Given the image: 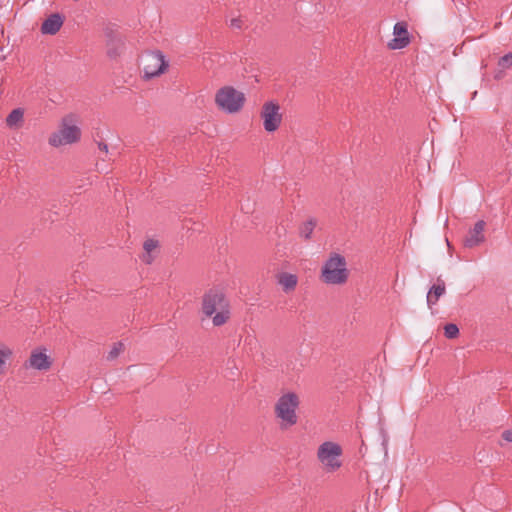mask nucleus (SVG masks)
Returning <instances> with one entry per match:
<instances>
[{"label": "nucleus", "instance_id": "f03ea898", "mask_svg": "<svg viewBox=\"0 0 512 512\" xmlns=\"http://www.w3.org/2000/svg\"><path fill=\"white\" fill-rule=\"evenodd\" d=\"M349 270L344 256L331 253L321 269V280L328 285H343L347 282Z\"/></svg>", "mask_w": 512, "mask_h": 512}, {"label": "nucleus", "instance_id": "4be33fe9", "mask_svg": "<svg viewBox=\"0 0 512 512\" xmlns=\"http://www.w3.org/2000/svg\"><path fill=\"white\" fill-rule=\"evenodd\" d=\"M158 246V241L153 239H148L144 242L143 248L145 252L151 253L152 250H154Z\"/></svg>", "mask_w": 512, "mask_h": 512}, {"label": "nucleus", "instance_id": "a878e982", "mask_svg": "<svg viewBox=\"0 0 512 512\" xmlns=\"http://www.w3.org/2000/svg\"><path fill=\"white\" fill-rule=\"evenodd\" d=\"M98 148L99 150L105 152L106 154L108 153V145L104 142H98Z\"/></svg>", "mask_w": 512, "mask_h": 512}, {"label": "nucleus", "instance_id": "dca6fc26", "mask_svg": "<svg viewBox=\"0 0 512 512\" xmlns=\"http://www.w3.org/2000/svg\"><path fill=\"white\" fill-rule=\"evenodd\" d=\"M317 225V220L315 218H310L304 223H302L299 227V235L304 240H310L312 237V233Z\"/></svg>", "mask_w": 512, "mask_h": 512}, {"label": "nucleus", "instance_id": "4468645a", "mask_svg": "<svg viewBox=\"0 0 512 512\" xmlns=\"http://www.w3.org/2000/svg\"><path fill=\"white\" fill-rule=\"evenodd\" d=\"M446 292L445 282L441 279H437V283L432 285L427 293L426 301L428 307H432L437 303L439 298Z\"/></svg>", "mask_w": 512, "mask_h": 512}, {"label": "nucleus", "instance_id": "f3484780", "mask_svg": "<svg viewBox=\"0 0 512 512\" xmlns=\"http://www.w3.org/2000/svg\"><path fill=\"white\" fill-rule=\"evenodd\" d=\"M278 282L285 291H291L297 285V277L294 274L282 273L279 276Z\"/></svg>", "mask_w": 512, "mask_h": 512}, {"label": "nucleus", "instance_id": "5701e85b", "mask_svg": "<svg viewBox=\"0 0 512 512\" xmlns=\"http://www.w3.org/2000/svg\"><path fill=\"white\" fill-rule=\"evenodd\" d=\"M230 26L232 28L240 29L242 27V20L240 18H233L230 20Z\"/></svg>", "mask_w": 512, "mask_h": 512}, {"label": "nucleus", "instance_id": "39448f33", "mask_svg": "<svg viewBox=\"0 0 512 512\" xmlns=\"http://www.w3.org/2000/svg\"><path fill=\"white\" fill-rule=\"evenodd\" d=\"M143 78L149 80L164 73L168 67L165 56L160 51H146L140 57Z\"/></svg>", "mask_w": 512, "mask_h": 512}, {"label": "nucleus", "instance_id": "6e6552de", "mask_svg": "<svg viewBox=\"0 0 512 512\" xmlns=\"http://www.w3.org/2000/svg\"><path fill=\"white\" fill-rule=\"evenodd\" d=\"M261 118L267 132L276 131L282 121L279 104L273 101L266 102L262 107Z\"/></svg>", "mask_w": 512, "mask_h": 512}, {"label": "nucleus", "instance_id": "20e7f679", "mask_svg": "<svg viewBox=\"0 0 512 512\" xmlns=\"http://www.w3.org/2000/svg\"><path fill=\"white\" fill-rule=\"evenodd\" d=\"M244 102V94L231 86L220 88L215 95V103L219 109L229 114L240 111Z\"/></svg>", "mask_w": 512, "mask_h": 512}, {"label": "nucleus", "instance_id": "0eeeda50", "mask_svg": "<svg viewBox=\"0 0 512 512\" xmlns=\"http://www.w3.org/2000/svg\"><path fill=\"white\" fill-rule=\"evenodd\" d=\"M81 137L80 128L76 125H70L64 118L58 131L51 134L49 144L53 147H60L79 141Z\"/></svg>", "mask_w": 512, "mask_h": 512}, {"label": "nucleus", "instance_id": "f8f14e48", "mask_svg": "<svg viewBox=\"0 0 512 512\" xmlns=\"http://www.w3.org/2000/svg\"><path fill=\"white\" fill-rule=\"evenodd\" d=\"M51 360L44 352H32L28 362L25 363V367H31L37 370H48L51 367Z\"/></svg>", "mask_w": 512, "mask_h": 512}, {"label": "nucleus", "instance_id": "aec40b11", "mask_svg": "<svg viewBox=\"0 0 512 512\" xmlns=\"http://www.w3.org/2000/svg\"><path fill=\"white\" fill-rule=\"evenodd\" d=\"M498 65L503 69H507V68L511 67L512 66V52L507 53L504 56H502L498 61Z\"/></svg>", "mask_w": 512, "mask_h": 512}, {"label": "nucleus", "instance_id": "6ab92c4d", "mask_svg": "<svg viewBox=\"0 0 512 512\" xmlns=\"http://www.w3.org/2000/svg\"><path fill=\"white\" fill-rule=\"evenodd\" d=\"M123 347H124L123 343H121V342L115 343L113 345L112 349L109 351L107 359L108 360L115 359L120 354V352L123 350Z\"/></svg>", "mask_w": 512, "mask_h": 512}, {"label": "nucleus", "instance_id": "ddd939ff", "mask_svg": "<svg viewBox=\"0 0 512 512\" xmlns=\"http://www.w3.org/2000/svg\"><path fill=\"white\" fill-rule=\"evenodd\" d=\"M63 25V16L59 13L51 14L41 25V32L47 35H55Z\"/></svg>", "mask_w": 512, "mask_h": 512}, {"label": "nucleus", "instance_id": "412c9836", "mask_svg": "<svg viewBox=\"0 0 512 512\" xmlns=\"http://www.w3.org/2000/svg\"><path fill=\"white\" fill-rule=\"evenodd\" d=\"M12 355V351L9 348L0 349V374L3 373V368L6 359Z\"/></svg>", "mask_w": 512, "mask_h": 512}, {"label": "nucleus", "instance_id": "a211bd4d", "mask_svg": "<svg viewBox=\"0 0 512 512\" xmlns=\"http://www.w3.org/2000/svg\"><path fill=\"white\" fill-rule=\"evenodd\" d=\"M444 335L448 339H454L459 335V328L456 324L448 323L444 326Z\"/></svg>", "mask_w": 512, "mask_h": 512}, {"label": "nucleus", "instance_id": "b1692460", "mask_svg": "<svg viewBox=\"0 0 512 512\" xmlns=\"http://www.w3.org/2000/svg\"><path fill=\"white\" fill-rule=\"evenodd\" d=\"M141 259H142V261H143L144 263H146V264H151V263H152V261H153V257H152V255H151V253H149V252H144V253L142 254V256H141Z\"/></svg>", "mask_w": 512, "mask_h": 512}, {"label": "nucleus", "instance_id": "9d476101", "mask_svg": "<svg viewBox=\"0 0 512 512\" xmlns=\"http://www.w3.org/2000/svg\"><path fill=\"white\" fill-rule=\"evenodd\" d=\"M394 38L391 39L387 46L391 50H400L407 47L410 43V36L406 22H397L393 27Z\"/></svg>", "mask_w": 512, "mask_h": 512}, {"label": "nucleus", "instance_id": "1a4fd4ad", "mask_svg": "<svg viewBox=\"0 0 512 512\" xmlns=\"http://www.w3.org/2000/svg\"><path fill=\"white\" fill-rule=\"evenodd\" d=\"M106 37L107 55L109 58L114 59L120 56L125 49V42L123 37L112 27H107L104 30Z\"/></svg>", "mask_w": 512, "mask_h": 512}, {"label": "nucleus", "instance_id": "7ed1b4c3", "mask_svg": "<svg viewBox=\"0 0 512 512\" xmlns=\"http://www.w3.org/2000/svg\"><path fill=\"white\" fill-rule=\"evenodd\" d=\"M299 397L294 392L283 394L275 404V415L280 419V428L287 429L298 421L296 410L299 407Z\"/></svg>", "mask_w": 512, "mask_h": 512}, {"label": "nucleus", "instance_id": "393cba45", "mask_svg": "<svg viewBox=\"0 0 512 512\" xmlns=\"http://www.w3.org/2000/svg\"><path fill=\"white\" fill-rule=\"evenodd\" d=\"M502 438L507 442H512V430H505L502 433Z\"/></svg>", "mask_w": 512, "mask_h": 512}, {"label": "nucleus", "instance_id": "f257e3e1", "mask_svg": "<svg viewBox=\"0 0 512 512\" xmlns=\"http://www.w3.org/2000/svg\"><path fill=\"white\" fill-rule=\"evenodd\" d=\"M202 312L212 317L216 327L224 325L230 318L229 301L219 288H211L202 297Z\"/></svg>", "mask_w": 512, "mask_h": 512}, {"label": "nucleus", "instance_id": "423d86ee", "mask_svg": "<svg viewBox=\"0 0 512 512\" xmlns=\"http://www.w3.org/2000/svg\"><path fill=\"white\" fill-rule=\"evenodd\" d=\"M341 455V446L332 441L323 442L317 451V458L324 465L327 472H334L341 467Z\"/></svg>", "mask_w": 512, "mask_h": 512}, {"label": "nucleus", "instance_id": "2eb2a0df", "mask_svg": "<svg viewBox=\"0 0 512 512\" xmlns=\"http://www.w3.org/2000/svg\"><path fill=\"white\" fill-rule=\"evenodd\" d=\"M5 124L9 129L18 130L24 124V109H13L5 119Z\"/></svg>", "mask_w": 512, "mask_h": 512}, {"label": "nucleus", "instance_id": "9b49d317", "mask_svg": "<svg viewBox=\"0 0 512 512\" xmlns=\"http://www.w3.org/2000/svg\"><path fill=\"white\" fill-rule=\"evenodd\" d=\"M485 227L486 222L484 220L477 221L465 236L463 240L464 246L467 248H474L482 244L485 241Z\"/></svg>", "mask_w": 512, "mask_h": 512}]
</instances>
